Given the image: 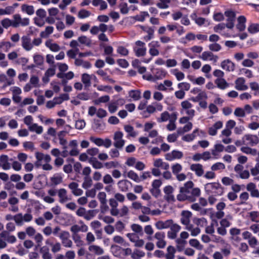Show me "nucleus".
<instances>
[{"instance_id": "nucleus-1", "label": "nucleus", "mask_w": 259, "mask_h": 259, "mask_svg": "<svg viewBox=\"0 0 259 259\" xmlns=\"http://www.w3.org/2000/svg\"><path fill=\"white\" fill-rule=\"evenodd\" d=\"M193 186L194 183L192 181L186 182L183 187L180 188V193L177 196V199L180 201H195L200 196L201 191L198 188H193Z\"/></svg>"}, {"instance_id": "nucleus-2", "label": "nucleus", "mask_w": 259, "mask_h": 259, "mask_svg": "<svg viewBox=\"0 0 259 259\" xmlns=\"http://www.w3.org/2000/svg\"><path fill=\"white\" fill-rule=\"evenodd\" d=\"M205 192L208 194L221 196L224 193V188L219 182L207 183L204 186Z\"/></svg>"}, {"instance_id": "nucleus-3", "label": "nucleus", "mask_w": 259, "mask_h": 259, "mask_svg": "<svg viewBox=\"0 0 259 259\" xmlns=\"http://www.w3.org/2000/svg\"><path fill=\"white\" fill-rule=\"evenodd\" d=\"M189 234L187 232H182L179 237L175 240V244L177 251H183L187 244V239L189 238Z\"/></svg>"}, {"instance_id": "nucleus-4", "label": "nucleus", "mask_w": 259, "mask_h": 259, "mask_svg": "<svg viewBox=\"0 0 259 259\" xmlns=\"http://www.w3.org/2000/svg\"><path fill=\"white\" fill-rule=\"evenodd\" d=\"M181 105L182 109L181 112L189 116L190 118H193L195 115V111L192 108L193 105L188 101L185 100L181 102Z\"/></svg>"}, {"instance_id": "nucleus-5", "label": "nucleus", "mask_w": 259, "mask_h": 259, "mask_svg": "<svg viewBox=\"0 0 259 259\" xmlns=\"http://www.w3.org/2000/svg\"><path fill=\"white\" fill-rule=\"evenodd\" d=\"M133 50L136 56L138 57L144 56L146 54L147 48L145 44L140 40L136 41Z\"/></svg>"}, {"instance_id": "nucleus-6", "label": "nucleus", "mask_w": 259, "mask_h": 259, "mask_svg": "<svg viewBox=\"0 0 259 259\" xmlns=\"http://www.w3.org/2000/svg\"><path fill=\"white\" fill-rule=\"evenodd\" d=\"M13 20L12 21V26L13 27H18L19 26H26L29 24V18H22L20 15L16 14L13 15Z\"/></svg>"}, {"instance_id": "nucleus-7", "label": "nucleus", "mask_w": 259, "mask_h": 259, "mask_svg": "<svg viewBox=\"0 0 259 259\" xmlns=\"http://www.w3.org/2000/svg\"><path fill=\"white\" fill-rule=\"evenodd\" d=\"M70 234L68 231H62L59 235V237L61 241L63 246L71 248L73 245V242L70 239Z\"/></svg>"}, {"instance_id": "nucleus-8", "label": "nucleus", "mask_w": 259, "mask_h": 259, "mask_svg": "<svg viewBox=\"0 0 259 259\" xmlns=\"http://www.w3.org/2000/svg\"><path fill=\"white\" fill-rule=\"evenodd\" d=\"M123 134L120 131L115 132L113 136L114 146L118 149H121L125 144V140L123 139Z\"/></svg>"}, {"instance_id": "nucleus-9", "label": "nucleus", "mask_w": 259, "mask_h": 259, "mask_svg": "<svg viewBox=\"0 0 259 259\" xmlns=\"http://www.w3.org/2000/svg\"><path fill=\"white\" fill-rule=\"evenodd\" d=\"M225 16L227 18V28L229 29H232L235 26V13L230 10H227L225 12Z\"/></svg>"}, {"instance_id": "nucleus-10", "label": "nucleus", "mask_w": 259, "mask_h": 259, "mask_svg": "<svg viewBox=\"0 0 259 259\" xmlns=\"http://www.w3.org/2000/svg\"><path fill=\"white\" fill-rule=\"evenodd\" d=\"M199 58L204 61H211L213 64H215L219 60V57L211 51L203 52Z\"/></svg>"}, {"instance_id": "nucleus-11", "label": "nucleus", "mask_w": 259, "mask_h": 259, "mask_svg": "<svg viewBox=\"0 0 259 259\" xmlns=\"http://www.w3.org/2000/svg\"><path fill=\"white\" fill-rule=\"evenodd\" d=\"M154 238L157 240L156 242V246L159 248H164L166 245V242L165 240V234L163 232H156Z\"/></svg>"}, {"instance_id": "nucleus-12", "label": "nucleus", "mask_w": 259, "mask_h": 259, "mask_svg": "<svg viewBox=\"0 0 259 259\" xmlns=\"http://www.w3.org/2000/svg\"><path fill=\"white\" fill-rule=\"evenodd\" d=\"M32 218V215L30 213H25L23 215L21 213H19L15 215L16 224L18 226H22L24 222H30Z\"/></svg>"}, {"instance_id": "nucleus-13", "label": "nucleus", "mask_w": 259, "mask_h": 259, "mask_svg": "<svg viewBox=\"0 0 259 259\" xmlns=\"http://www.w3.org/2000/svg\"><path fill=\"white\" fill-rule=\"evenodd\" d=\"M243 165L240 164H237L234 167V171L240 178L247 179L249 177L250 174L248 170H243Z\"/></svg>"}, {"instance_id": "nucleus-14", "label": "nucleus", "mask_w": 259, "mask_h": 259, "mask_svg": "<svg viewBox=\"0 0 259 259\" xmlns=\"http://www.w3.org/2000/svg\"><path fill=\"white\" fill-rule=\"evenodd\" d=\"M244 142H245V145H248L251 146L256 145L259 142V140L257 136L247 134L243 137Z\"/></svg>"}, {"instance_id": "nucleus-15", "label": "nucleus", "mask_w": 259, "mask_h": 259, "mask_svg": "<svg viewBox=\"0 0 259 259\" xmlns=\"http://www.w3.org/2000/svg\"><path fill=\"white\" fill-rule=\"evenodd\" d=\"M12 159H10L7 155H2L0 156V167H2L4 170H9L11 168V163L10 162L12 161Z\"/></svg>"}, {"instance_id": "nucleus-16", "label": "nucleus", "mask_w": 259, "mask_h": 259, "mask_svg": "<svg viewBox=\"0 0 259 259\" xmlns=\"http://www.w3.org/2000/svg\"><path fill=\"white\" fill-rule=\"evenodd\" d=\"M22 47L26 51H29L33 48V45L30 37L28 35H24L21 38Z\"/></svg>"}, {"instance_id": "nucleus-17", "label": "nucleus", "mask_w": 259, "mask_h": 259, "mask_svg": "<svg viewBox=\"0 0 259 259\" xmlns=\"http://www.w3.org/2000/svg\"><path fill=\"white\" fill-rule=\"evenodd\" d=\"M58 196L59 197V202L61 204H64L71 199V197L68 196L66 190L64 188L60 189L58 191Z\"/></svg>"}, {"instance_id": "nucleus-18", "label": "nucleus", "mask_w": 259, "mask_h": 259, "mask_svg": "<svg viewBox=\"0 0 259 259\" xmlns=\"http://www.w3.org/2000/svg\"><path fill=\"white\" fill-rule=\"evenodd\" d=\"M129 213V209L128 207L123 205L121 208L115 210L113 211L112 213L111 214L114 217H117L118 218L125 217L128 215Z\"/></svg>"}, {"instance_id": "nucleus-19", "label": "nucleus", "mask_w": 259, "mask_h": 259, "mask_svg": "<svg viewBox=\"0 0 259 259\" xmlns=\"http://www.w3.org/2000/svg\"><path fill=\"white\" fill-rule=\"evenodd\" d=\"M223 125V123L222 121H218L216 122L214 124L208 128V134L211 136H215L218 133V130L222 128Z\"/></svg>"}, {"instance_id": "nucleus-20", "label": "nucleus", "mask_w": 259, "mask_h": 259, "mask_svg": "<svg viewBox=\"0 0 259 259\" xmlns=\"http://www.w3.org/2000/svg\"><path fill=\"white\" fill-rule=\"evenodd\" d=\"M183 156V153L181 151L173 150L165 155V159L169 161H172L176 159H181Z\"/></svg>"}, {"instance_id": "nucleus-21", "label": "nucleus", "mask_w": 259, "mask_h": 259, "mask_svg": "<svg viewBox=\"0 0 259 259\" xmlns=\"http://www.w3.org/2000/svg\"><path fill=\"white\" fill-rule=\"evenodd\" d=\"M192 213L188 210H183L181 212V217L180 219V222L182 224L189 225L190 223V219L192 217Z\"/></svg>"}, {"instance_id": "nucleus-22", "label": "nucleus", "mask_w": 259, "mask_h": 259, "mask_svg": "<svg viewBox=\"0 0 259 259\" xmlns=\"http://www.w3.org/2000/svg\"><path fill=\"white\" fill-rule=\"evenodd\" d=\"M235 88L238 91H245L248 86L245 84V80L243 77H238L235 81Z\"/></svg>"}, {"instance_id": "nucleus-23", "label": "nucleus", "mask_w": 259, "mask_h": 259, "mask_svg": "<svg viewBox=\"0 0 259 259\" xmlns=\"http://www.w3.org/2000/svg\"><path fill=\"white\" fill-rule=\"evenodd\" d=\"M246 190L250 193L252 197L259 198V191L253 183H249L246 185Z\"/></svg>"}, {"instance_id": "nucleus-24", "label": "nucleus", "mask_w": 259, "mask_h": 259, "mask_svg": "<svg viewBox=\"0 0 259 259\" xmlns=\"http://www.w3.org/2000/svg\"><path fill=\"white\" fill-rule=\"evenodd\" d=\"M190 168L197 177H201L204 174L203 166L201 164H192L190 165Z\"/></svg>"}, {"instance_id": "nucleus-25", "label": "nucleus", "mask_w": 259, "mask_h": 259, "mask_svg": "<svg viewBox=\"0 0 259 259\" xmlns=\"http://www.w3.org/2000/svg\"><path fill=\"white\" fill-rule=\"evenodd\" d=\"M221 67L225 70L229 72L233 71L235 69V65L229 59L223 61L221 64Z\"/></svg>"}, {"instance_id": "nucleus-26", "label": "nucleus", "mask_w": 259, "mask_h": 259, "mask_svg": "<svg viewBox=\"0 0 259 259\" xmlns=\"http://www.w3.org/2000/svg\"><path fill=\"white\" fill-rule=\"evenodd\" d=\"M0 82L3 83L2 87V89H5L8 86L14 84V80L12 78H8L4 74H0Z\"/></svg>"}, {"instance_id": "nucleus-27", "label": "nucleus", "mask_w": 259, "mask_h": 259, "mask_svg": "<svg viewBox=\"0 0 259 259\" xmlns=\"http://www.w3.org/2000/svg\"><path fill=\"white\" fill-rule=\"evenodd\" d=\"M246 19L244 16H240L237 18V24L236 26V28L240 32H242L245 29Z\"/></svg>"}, {"instance_id": "nucleus-28", "label": "nucleus", "mask_w": 259, "mask_h": 259, "mask_svg": "<svg viewBox=\"0 0 259 259\" xmlns=\"http://www.w3.org/2000/svg\"><path fill=\"white\" fill-rule=\"evenodd\" d=\"M132 183L127 180H120L117 183V186L120 191L126 192Z\"/></svg>"}, {"instance_id": "nucleus-29", "label": "nucleus", "mask_w": 259, "mask_h": 259, "mask_svg": "<svg viewBox=\"0 0 259 259\" xmlns=\"http://www.w3.org/2000/svg\"><path fill=\"white\" fill-rule=\"evenodd\" d=\"M153 165L157 168H160L161 169L168 170L169 165L168 163L163 162L162 159L158 158L154 160Z\"/></svg>"}, {"instance_id": "nucleus-30", "label": "nucleus", "mask_w": 259, "mask_h": 259, "mask_svg": "<svg viewBox=\"0 0 259 259\" xmlns=\"http://www.w3.org/2000/svg\"><path fill=\"white\" fill-rule=\"evenodd\" d=\"M172 220H167L165 221H159L155 224L156 228L158 230H162L169 228L170 227Z\"/></svg>"}, {"instance_id": "nucleus-31", "label": "nucleus", "mask_w": 259, "mask_h": 259, "mask_svg": "<svg viewBox=\"0 0 259 259\" xmlns=\"http://www.w3.org/2000/svg\"><path fill=\"white\" fill-rule=\"evenodd\" d=\"M217 87L221 90H225L229 87V84L224 78H218L214 81Z\"/></svg>"}, {"instance_id": "nucleus-32", "label": "nucleus", "mask_w": 259, "mask_h": 259, "mask_svg": "<svg viewBox=\"0 0 259 259\" xmlns=\"http://www.w3.org/2000/svg\"><path fill=\"white\" fill-rule=\"evenodd\" d=\"M177 113L175 112L171 114V118L169 120V123L166 126L167 129L169 131H174L176 128L175 121L177 119Z\"/></svg>"}, {"instance_id": "nucleus-33", "label": "nucleus", "mask_w": 259, "mask_h": 259, "mask_svg": "<svg viewBox=\"0 0 259 259\" xmlns=\"http://www.w3.org/2000/svg\"><path fill=\"white\" fill-rule=\"evenodd\" d=\"M123 248L117 245H112L111 246V250L113 254L117 257L122 258Z\"/></svg>"}, {"instance_id": "nucleus-34", "label": "nucleus", "mask_w": 259, "mask_h": 259, "mask_svg": "<svg viewBox=\"0 0 259 259\" xmlns=\"http://www.w3.org/2000/svg\"><path fill=\"white\" fill-rule=\"evenodd\" d=\"M1 235L9 243H14L16 241V238L14 235H10L7 231H4L1 233Z\"/></svg>"}, {"instance_id": "nucleus-35", "label": "nucleus", "mask_w": 259, "mask_h": 259, "mask_svg": "<svg viewBox=\"0 0 259 259\" xmlns=\"http://www.w3.org/2000/svg\"><path fill=\"white\" fill-rule=\"evenodd\" d=\"M40 253L43 259H52L53 256L50 253L49 248L46 246H44L40 249Z\"/></svg>"}, {"instance_id": "nucleus-36", "label": "nucleus", "mask_w": 259, "mask_h": 259, "mask_svg": "<svg viewBox=\"0 0 259 259\" xmlns=\"http://www.w3.org/2000/svg\"><path fill=\"white\" fill-rule=\"evenodd\" d=\"M176 250V247L175 248L171 245L168 246L166 249V253L165 254L166 259H174Z\"/></svg>"}, {"instance_id": "nucleus-37", "label": "nucleus", "mask_w": 259, "mask_h": 259, "mask_svg": "<svg viewBox=\"0 0 259 259\" xmlns=\"http://www.w3.org/2000/svg\"><path fill=\"white\" fill-rule=\"evenodd\" d=\"M46 46L52 52H57L60 50V47L56 43L52 42L51 39L47 40L45 42Z\"/></svg>"}, {"instance_id": "nucleus-38", "label": "nucleus", "mask_w": 259, "mask_h": 259, "mask_svg": "<svg viewBox=\"0 0 259 259\" xmlns=\"http://www.w3.org/2000/svg\"><path fill=\"white\" fill-rule=\"evenodd\" d=\"M81 79L85 88H89L91 85L92 75L88 73H83Z\"/></svg>"}, {"instance_id": "nucleus-39", "label": "nucleus", "mask_w": 259, "mask_h": 259, "mask_svg": "<svg viewBox=\"0 0 259 259\" xmlns=\"http://www.w3.org/2000/svg\"><path fill=\"white\" fill-rule=\"evenodd\" d=\"M189 245L198 250H202L203 249V246L199 241L196 239H191L189 241Z\"/></svg>"}, {"instance_id": "nucleus-40", "label": "nucleus", "mask_w": 259, "mask_h": 259, "mask_svg": "<svg viewBox=\"0 0 259 259\" xmlns=\"http://www.w3.org/2000/svg\"><path fill=\"white\" fill-rule=\"evenodd\" d=\"M89 250L90 251L94 253L97 255H101L104 253L103 249L100 246L96 245L89 246Z\"/></svg>"}, {"instance_id": "nucleus-41", "label": "nucleus", "mask_w": 259, "mask_h": 259, "mask_svg": "<svg viewBox=\"0 0 259 259\" xmlns=\"http://www.w3.org/2000/svg\"><path fill=\"white\" fill-rule=\"evenodd\" d=\"M74 63L76 66H81L85 69H89L92 67V64L89 62L85 61L80 59H75Z\"/></svg>"}, {"instance_id": "nucleus-42", "label": "nucleus", "mask_w": 259, "mask_h": 259, "mask_svg": "<svg viewBox=\"0 0 259 259\" xmlns=\"http://www.w3.org/2000/svg\"><path fill=\"white\" fill-rule=\"evenodd\" d=\"M225 150V147L221 144H217L214 146V148L211 150V154L216 157L219 155V153Z\"/></svg>"}, {"instance_id": "nucleus-43", "label": "nucleus", "mask_w": 259, "mask_h": 259, "mask_svg": "<svg viewBox=\"0 0 259 259\" xmlns=\"http://www.w3.org/2000/svg\"><path fill=\"white\" fill-rule=\"evenodd\" d=\"M124 131L128 134V137H135L138 135V133L134 130V127L130 125L124 126Z\"/></svg>"}, {"instance_id": "nucleus-44", "label": "nucleus", "mask_w": 259, "mask_h": 259, "mask_svg": "<svg viewBox=\"0 0 259 259\" xmlns=\"http://www.w3.org/2000/svg\"><path fill=\"white\" fill-rule=\"evenodd\" d=\"M30 132H35L37 134H41L43 132V127L38 125L37 123H32L28 127Z\"/></svg>"}, {"instance_id": "nucleus-45", "label": "nucleus", "mask_w": 259, "mask_h": 259, "mask_svg": "<svg viewBox=\"0 0 259 259\" xmlns=\"http://www.w3.org/2000/svg\"><path fill=\"white\" fill-rule=\"evenodd\" d=\"M90 163L95 169H101L104 167V164L98 161L96 158H92L89 160Z\"/></svg>"}, {"instance_id": "nucleus-46", "label": "nucleus", "mask_w": 259, "mask_h": 259, "mask_svg": "<svg viewBox=\"0 0 259 259\" xmlns=\"http://www.w3.org/2000/svg\"><path fill=\"white\" fill-rule=\"evenodd\" d=\"M166 71L161 68H157L155 70L154 77L156 79H161L166 75Z\"/></svg>"}, {"instance_id": "nucleus-47", "label": "nucleus", "mask_w": 259, "mask_h": 259, "mask_svg": "<svg viewBox=\"0 0 259 259\" xmlns=\"http://www.w3.org/2000/svg\"><path fill=\"white\" fill-rule=\"evenodd\" d=\"M22 12L27 13L29 15H32L34 13V7L32 6L24 4L21 6Z\"/></svg>"}, {"instance_id": "nucleus-48", "label": "nucleus", "mask_w": 259, "mask_h": 259, "mask_svg": "<svg viewBox=\"0 0 259 259\" xmlns=\"http://www.w3.org/2000/svg\"><path fill=\"white\" fill-rule=\"evenodd\" d=\"M170 118L171 115L167 111H164L161 114L160 117L157 118V121L158 122H163L169 120Z\"/></svg>"}, {"instance_id": "nucleus-49", "label": "nucleus", "mask_w": 259, "mask_h": 259, "mask_svg": "<svg viewBox=\"0 0 259 259\" xmlns=\"http://www.w3.org/2000/svg\"><path fill=\"white\" fill-rule=\"evenodd\" d=\"M145 255V253L143 250L136 249L132 253V258L133 259H140Z\"/></svg>"}, {"instance_id": "nucleus-50", "label": "nucleus", "mask_w": 259, "mask_h": 259, "mask_svg": "<svg viewBox=\"0 0 259 259\" xmlns=\"http://www.w3.org/2000/svg\"><path fill=\"white\" fill-rule=\"evenodd\" d=\"M78 41L80 44L89 47L91 44V40L85 35H82L78 38Z\"/></svg>"}, {"instance_id": "nucleus-51", "label": "nucleus", "mask_w": 259, "mask_h": 259, "mask_svg": "<svg viewBox=\"0 0 259 259\" xmlns=\"http://www.w3.org/2000/svg\"><path fill=\"white\" fill-rule=\"evenodd\" d=\"M13 45L9 41L0 42V50L4 52H8Z\"/></svg>"}, {"instance_id": "nucleus-52", "label": "nucleus", "mask_w": 259, "mask_h": 259, "mask_svg": "<svg viewBox=\"0 0 259 259\" xmlns=\"http://www.w3.org/2000/svg\"><path fill=\"white\" fill-rule=\"evenodd\" d=\"M149 14L147 12H141L139 15H137L134 17V19L139 22H144L146 17H149Z\"/></svg>"}, {"instance_id": "nucleus-53", "label": "nucleus", "mask_w": 259, "mask_h": 259, "mask_svg": "<svg viewBox=\"0 0 259 259\" xmlns=\"http://www.w3.org/2000/svg\"><path fill=\"white\" fill-rule=\"evenodd\" d=\"M129 96L134 101H138L141 98V92L139 90H132L129 92Z\"/></svg>"}, {"instance_id": "nucleus-54", "label": "nucleus", "mask_w": 259, "mask_h": 259, "mask_svg": "<svg viewBox=\"0 0 259 259\" xmlns=\"http://www.w3.org/2000/svg\"><path fill=\"white\" fill-rule=\"evenodd\" d=\"M127 176L128 178L131 179V180L134 181L136 182L139 183L141 181V178L133 170H130L127 172Z\"/></svg>"}, {"instance_id": "nucleus-55", "label": "nucleus", "mask_w": 259, "mask_h": 259, "mask_svg": "<svg viewBox=\"0 0 259 259\" xmlns=\"http://www.w3.org/2000/svg\"><path fill=\"white\" fill-rule=\"evenodd\" d=\"M197 130H194L192 133L187 134L182 137V140L184 141L190 142L192 141L196 137Z\"/></svg>"}, {"instance_id": "nucleus-56", "label": "nucleus", "mask_w": 259, "mask_h": 259, "mask_svg": "<svg viewBox=\"0 0 259 259\" xmlns=\"http://www.w3.org/2000/svg\"><path fill=\"white\" fill-rule=\"evenodd\" d=\"M234 114L236 117L239 118H243L246 116L244 109L241 107L236 108L234 110Z\"/></svg>"}, {"instance_id": "nucleus-57", "label": "nucleus", "mask_w": 259, "mask_h": 259, "mask_svg": "<svg viewBox=\"0 0 259 259\" xmlns=\"http://www.w3.org/2000/svg\"><path fill=\"white\" fill-rule=\"evenodd\" d=\"M248 31L251 34L259 32V24L257 23H251L248 27Z\"/></svg>"}, {"instance_id": "nucleus-58", "label": "nucleus", "mask_w": 259, "mask_h": 259, "mask_svg": "<svg viewBox=\"0 0 259 259\" xmlns=\"http://www.w3.org/2000/svg\"><path fill=\"white\" fill-rule=\"evenodd\" d=\"M251 90L254 91V95L257 96L259 95V84L256 82H251L249 83Z\"/></svg>"}, {"instance_id": "nucleus-59", "label": "nucleus", "mask_w": 259, "mask_h": 259, "mask_svg": "<svg viewBox=\"0 0 259 259\" xmlns=\"http://www.w3.org/2000/svg\"><path fill=\"white\" fill-rule=\"evenodd\" d=\"M51 183L54 185H57L62 182V177L58 174H55L51 179Z\"/></svg>"}, {"instance_id": "nucleus-60", "label": "nucleus", "mask_w": 259, "mask_h": 259, "mask_svg": "<svg viewBox=\"0 0 259 259\" xmlns=\"http://www.w3.org/2000/svg\"><path fill=\"white\" fill-rule=\"evenodd\" d=\"M191 18L194 20L195 23L198 25H202L205 22V19L202 17H198L196 13H193L191 15Z\"/></svg>"}, {"instance_id": "nucleus-61", "label": "nucleus", "mask_w": 259, "mask_h": 259, "mask_svg": "<svg viewBox=\"0 0 259 259\" xmlns=\"http://www.w3.org/2000/svg\"><path fill=\"white\" fill-rule=\"evenodd\" d=\"M160 2L156 4L158 8L161 9H165L168 8L170 0H159Z\"/></svg>"}, {"instance_id": "nucleus-62", "label": "nucleus", "mask_w": 259, "mask_h": 259, "mask_svg": "<svg viewBox=\"0 0 259 259\" xmlns=\"http://www.w3.org/2000/svg\"><path fill=\"white\" fill-rule=\"evenodd\" d=\"M241 150L242 152L247 154H251L252 155H255L257 154V150L255 149H251L248 147H242L241 148Z\"/></svg>"}, {"instance_id": "nucleus-63", "label": "nucleus", "mask_w": 259, "mask_h": 259, "mask_svg": "<svg viewBox=\"0 0 259 259\" xmlns=\"http://www.w3.org/2000/svg\"><path fill=\"white\" fill-rule=\"evenodd\" d=\"M171 73L176 76L177 79L179 81L182 80L185 78L184 73L179 71L177 69L172 70Z\"/></svg>"}, {"instance_id": "nucleus-64", "label": "nucleus", "mask_w": 259, "mask_h": 259, "mask_svg": "<svg viewBox=\"0 0 259 259\" xmlns=\"http://www.w3.org/2000/svg\"><path fill=\"white\" fill-rule=\"evenodd\" d=\"M54 31L53 26H47L44 31L41 32L40 35L41 37H47L50 34H52Z\"/></svg>"}]
</instances>
